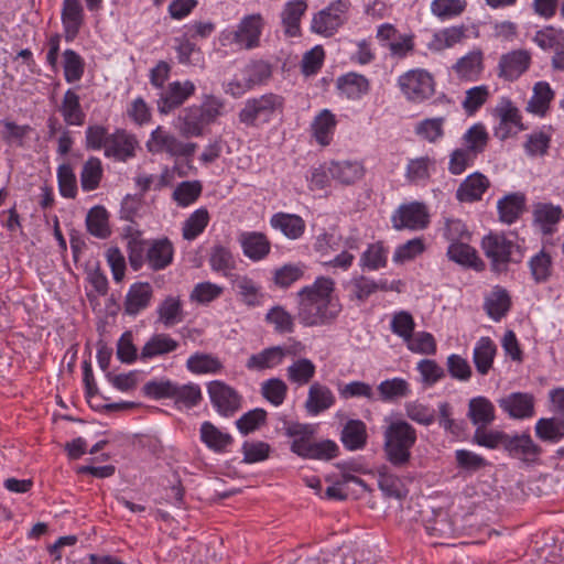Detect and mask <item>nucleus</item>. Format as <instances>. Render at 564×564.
<instances>
[{
	"label": "nucleus",
	"mask_w": 564,
	"mask_h": 564,
	"mask_svg": "<svg viewBox=\"0 0 564 564\" xmlns=\"http://www.w3.org/2000/svg\"><path fill=\"white\" fill-rule=\"evenodd\" d=\"M366 425L362 421L350 420L346 423L341 432V441L347 448H361L366 444Z\"/></svg>",
	"instance_id": "nucleus-55"
},
{
	"label": "nucleus",
	"mask_w": 564,
	"mask_h": 564,
	"mask_svg": "<svg viewBox=\"0 0 564 564\" xmlns=\"http://www.w3.org/2000/svg\"><path fill=\"white\" fill-rule=\"evenodd\" d=\"M466 7V0H433L431 12L441 20H449L460 15Z\"/></svg>",
	"instance_id": "nucleus-63"
},
{
	"label": "nucleus",
	"mask_w": 564,
	"mask_h": 564,
	"mask_svg": "<svg viewBox=\"0 0 564 564\" xmlns=\"http://www.w3.org/2000/svg\"><path fill=\"white\" fill-rule=\"evenodd\" d=\"M431 216L427 206L422 202L401 204L391 215L392 228L410 231H420L429 227Z\"/></svg>",
	"instance_id": "nucleus-11"
},
{
	"label": "nucleus",
	"mask_w": 564,
	"mask_h": 564,
	"mask_svg": "<svg viewBox=\"0 0 564 564\" xmlns=\"http://www.w3.org/2000/svg\"><path fill=\"white\" fill-rule=\"evenodd\" d=\"M378 486L386 498L403 500L409 494L403 480L391 473L387 467H382L378 470Z\"/></svg>",
	"instance_id": "nucleus-42"
},
{
	"label": "nucleus",
	"mask_w": 564,
	"mask_h": 564,
	"mask_svg": "<svg viewBox=\"0 0 564 564\" xmlns=\"http://www.w3.org/2000/svg\"><path fill=\"white\" fill-rule=\"evenodd\" d=\"M180 344L170 334H153L142 347L139 359L147 361L159 356L167 355L175 351Z\"/></svg>",
	"instance_id": "nucleus-30"
},
{
	"label": "nucleus",
	"mask_w": 564,
	"mask_h": 564,
	"mask_svg": "<svg viewBox=\"0 0 564 564\" xmlns=\"http://www.w3.org/2000/svg\"><path fill=\"white\" fill-rule=\"evenodd\" d=\"M348 288L350 299L356 300L360 303L366 302L369 299V296H371L378 291L393 290V288L389 285L387 280L375 281L365 275L352 278L349 281Z\"/></svg>",
	"instance_id": "nucleus-31"
},
{
	"label": "nucleus",
	"mask_w": 564,
	"mask_h": 564,
	"mask_svg": "<svg viewBox=\"0 0 564 564\" xmlns=\"http://www.w3.org/2000/svg\"><path fill=\"white\" fill-rule=\"evenodd\" d=\"M137 147L138 140L132 133L124 129H117L110 133L104 154L116 161L126 162L135 156Z\"/></svg>",
	"instance_id": "nucleus-16"
},
{
	"label": "nucleus",
	"mask_w": 564,
	"mask_h": 564,
	"mask_svg": "<svg viewBox=\"0 0 564 564\" xmlns=\"http://www.w3.org/2000/svg\"><path fill=\"white\" fill-rule=\"evenodd\" d=\"M210 402L223 416H231L241 408V395L224 381L214 380L207 386Z\"/></svg>",
	"instance_id": "nucleus-13"
},
{
	"label": "nucleus",
	"mask_w": 564,
	"mask_h": 564,
	"mask_svg": "<svg viewBox=\"0 0 564 564\" xmlns=\"http://www.w3.org/2000/svg\"><path fill=\"white\" fill-rule=\"evenodd\" d=\"M490 90L486 85L475 86L466 90L462 107L468 116L475 115L489 99Z\"/></svg>",
	"instance_id": "nucleus-62"
},
{
	"label": "nucleus",
	"mask_w": 564,
	"mask_h": 564,
	"mask_svg": "<svg viewBox=\"0 0 564 564\" xmlns=\"http://www.w3.org/2000/svg\"><path fill=\"white\" fill-rule=\"evenodd\" d=\"M270 224L274 229L280 230L289 239H299L305 231V221L295 214L278 213L274 214Z\"/></svg>",
	"instance_id": "nucleus-41"
},
{
	"label": "nucleus",
	"mask_w": 564,
	"mask_h": 564,
	"mask_svg": "<svg viewBox=\"0 0 564 564\" xmlns=\"http://www.w3.org/2000/svg\"><path fill=\"white\" fill-rule=\"evenodd\" d=\"M397 85L403 97L412 104H422L435 95L436 80L425 68H412L401 74Z\"/></svg>",
	"instance_id": "nucleus-5"
},
{
	"label": "nucleus",
	"mask_w": 564,
	"mask_h": 564,
	"mask_svg": "<svg viewBox=\"0 0 564 564\" xmlns=\"http://www.w3.org/2000/svg\"><path fill=\"white\" fill-rule=\"evenodd\" d=\"M196 91V86L191 80H175L167 85L166 89L160 94L158 99V110L162 115H167L181 107Z\"/></svg>",
	"instance_id": "nucleus-14"
},
{
	"label": "nucleus",
	"mask_w": 564,
	"mask_h": 564,
	"mask_svg": "<svg viewBox=\"0 0 564 564\" xmlns=\"http://www.w3.org/2000/svg\"><path fill=\"white\" fill-rule=\"evenodd\" d=\"M444 123L445 118L443 117L427 118L417 122L414 131L421 139L430 143H436L442 140L445 134Z\"/></svg>",
	"instance_id": "nucleus-56"
},
{
	"label": "nucleus",
	"mask_w": 564,
	"mask_h": 564,
	"mask_svg": "<svg viewBox=\"0 0 564 564\" xmlns=\"http://www.w3.org/2000/svg\"><path fill=\"white\" fill-rule=\"evenodd\" d=\"M505 449L511 457L527 464L536 463L542 453V448L527 433L513 436L508 435L505 441Z\"/></svg>",
	"instance_id": "nucleus-18"
},
{
	"label": "nucleus",
	"mask_w": 564,
	"mask_h": 564,
	"mask_svg": "<svg viewBox=\"0 0 564 564\" xmlns=\"http://www.w3.org/2000/svg\"><path fill=\"white\" fill-rule=\"evenodd\" d=\"M562 217V208L550 203H538L533 208V220L544 235H551Z\"/></svg>",
	"instance_id": "nucleus-40"
},
{
	"label": "nucleus",
	"mask_w": 564,
	"mask_h": 564,
	"mask_svg": "<svg viewBox=\"0 0 564 564\" xmlns=\"http://www.w3.org/2000/svg\"><path fill=\"white\" fill-rule=\"evenodd\" d=\"M497 346L489 337H480L474 348L473 359L477 371L487 375L494 364Z\"/></svg>",
	"instance_id": "nucleus-45"
},
{
	"label": "nucleus",
	"mask_w": 564,
	"mask_h": 564,
	"mask_svg": "<svg viewBox=\"0 0 564 564\" xmlns=\"http://www.w3.org/2000/svg\"><path fill=\"white\" fill-rule=\"evenodd\" d=\"M484 68V53L480 48L468 52L452 66L457 78L468 82L478 80Z\"/></svg>",
	"instance_id": "nucleus-24"
},
{
	"label": "nucleus",
	"mask_w": 564,
	"mask_h": 564,
	"mask_svg": "<svg viewBox=\"0 0 564 564\" xmlns=\"http://www.w3.org/2000/svg\"><path fill=\"white\" fill-rule=\"evenodd\" d=\"M102 165L98 158H89L83 165L80 185L86 192L96 189L102 177Z\"/></svg>",
	"instance_id": "nucleus-59"
},
{
	"label": "nucleus",
	"mask_w": 564,
	"mask_h": 564,
	"mask_svg": "<svg viewBox=\"0 0 564 564\" xmlns=\"http://www.w3.org/2000/svg\"><path fill=\"white\" fill-rule=\"evenodd\" d=\"M64 78L73 84L82 79L85 72L84 58L74 50L67 48L63 53Z\"/></svg>",
	"instance_id": "nucleus-57"
},
{
	"label": "nucleus",
	"mask_w": 564,
	"mask_h": 564,
	"mask_svg": "<svg viewBox=\"0 0 564 564\" xmlns=\"http://www.w3.org/2000/svg\"><path fill=\"white\" fill-rule=\"evenodd\" d=\"M156 323L165 328L173 327L182 323L185 318L183 301L178 295L165 296L156 306Z\"/></svg>",
	"instance_id": "nucleus-26"
},
{
	"label": "nucleus",
	"mask_w": 564,
	"mask_h": 564,
	"mask_svg": "<svg viewBox=\"0 0 564 564\" xmlns=\"http://www.w3.org/2000/svg\"><path fill=\"white\" fill-rule=\"evenodd\" d=\"M307 10L306 0H292L286 2L282 12L281 20L284 33L288 36H297L301 32V19Z\"/></svg>",
	"instance_id": "nucleus-36"
},
{
	"label": "nucleus",
	"mask_w": 564,
	"mask_h": 564,
	"mask_svg": "<svg viewBox=\"0 0 564 564\" xmlns=\"http://www.w3.org/2000/svg\"><path fill=\"white\" fill-rule=\"evenodd\" d=\"M304 349L300 341L286 345H276L263 348L250 355L245 367L251 372H263L280 367L286 357H296Z\"/></svg>",
	"instance_id": "nucleus-10"
},
{
	"label": "nucleus",
	"mask_w": 564,
	"mask_h": 564,
	"mask_svg": "<svg viewBox=\"0 0 564 564\" xmlns=\"http://www.w3.org/2000/svg\"><path fill=\"white\" fill-rule=\"evenodd\" d=\"M525 206L527 197L523 193L507 194L497 202L498 218L503 224H514L525 210Z\"/></svg>",
	"instance_id": "nucleus-27"
},
{
	"label": "nucleus",
	"mask_w": 564,
	"mask_h": 564,
	"mask_svg": "<svg viewBox=\"0 0 564 564\" xmlns=\"http://www.w3.org/2000/svg\"><path fill=\"white\" fill-rule=\"evenodd\" d=\"M535 434L541 441L557 443L564 437V421L556 417L540 419L535 423Z\"/></svg>",
	"instance_id": "nucleus-54"
},
{
	"label": "nucleus",
	"mask_w": 564,
	"mask_h": 564,
	"mask_svg": "<svg viewBox=\"0 0 564 564\" xmlns=\"http://www.w3.org/2000/svg\"><path fill=\"white\" fill-rule=\"evenodd\" d=\"M328 172L340 184L351 185L362 180L366 169L359 161H340L332 162Z\"/></svg>",
	"instance_id": "nucleus-32"
},
{
	"label": "nucleus",
	"mask_w": 564,
	"mask_h": 564,
	"mask_svg": "<svg viewBox=\"0 0 564 564\" xmlns=\"http://www.w3.org/2000/svg\"><path fill=\"white\" fill-rule=\"evenodd\" d=\"M288 393L286 383L280 378H270L261 383V394L274 406L281 405Z\"/></svg>",
	"instance_id": "nucleus-64"
},
{
	"label": "nucleus",
	"mask_w": 564,
	"mask_h": 564,
	"mask_svg": "<svg viewBox=\"0 0 564 564\" xmlns=\"http://www.w3.org/2000/svg\"><path fill=\"white\" fill-rule=\"evenodd\" d=\"M448 259L460 265L473 268L476 271L485 269V262L480 259L475 248L466 242L451 243L446 252Z\"/></svg>",
	"instance_id": "nucleus-34"
},
{
	"label": "nucleus",
	"mask_w": 564,
	"mask_h": 564,
	"mask_svg": "<svg viewBox=\"0 0 564 564\" xmlns=\"http://www.w3.org/2000/svg\"><path fill=\"white\" fill-rule=\"evenodd\" d=\"M199 438L208 449L217 454L227 453L234 443V437L229 433L223 432L209 421L202 423Z\"/></svg>",
	"instance_id": "nucleus-29"
},
{
	"label": "nucleus",
	"mask_w": 564,
	"mask_h": 564,
	"mask_svg": "<svg viewBox=\"0 0 564 564\" xmlns=\"http://www.w3.org/2000/svg\"><path fill=\"white\" fill-rule=\"evenodd\" d=\"M489 186L488 177L479 172H475L459 184L456 191V199L462 203L478 202Z\"/></svg>",
	"instance_id": "nucleus-28"
},
{
	"label": "nucleus",
	"mask_w": 564,
	"mask_h": 564,
	"mask_svg": "<svg viewBox=\"0 0 564 564\" xmlns=\"http://www.w3.org/2000/svg\"><path fill=\"white\" fill-rule=\"evenodd\" d=\"M531 275L536 283H544L553 271L552 257L544 250L539 251L529 261Z\"/></svg>",
	"instance_id": "nucleus-61"
},
{
	"label": "nucleus",
	"mask_w": 564,
	"mask_h": 564,
	"mask_svg": "<svg viewBox=\"0 0 564 564\" xmlns=\"http://www.w3.org/2000/svg\"><path fill=\"white\" fill-rule=\"evenodd\" d=\"M386 458L395 467L408 465L415 445L416 430L405 420L391 421L383 432Z\"/></svg>",
	"instance_id": "nucleus-2"
},
{
	"label": "nucleus",
	"mask_w": 564,
	"mask_h": 564,
	"mask_svg": "<svg viewBox=\"0 0 564 564\" xmlns=\"http://www.w3.org/2000/svg\"><path fill=\"white\" fill-rule=\"evenodd\" d=\"M264 20L260 13L243 17L234 30L223 33V41L239 50H253L260 46Z\"/></svg>",
	"instance_id": "nucleus-8"
},
{
	"label": "nucleus",
	"mask_w": 564,
	"mask_h": 564,
	"mask_svg": "<svg viewBox=\"0 0 564 564\" xmlns=\"http://www.w3.org/2000/svg\"><path fill=\"white\" fill-rule=\"evenodd\" d=\"M464 148L476 154L482 153L488 144L489 134L481 123L471 126L463 135Z\"/></svg>",
	"instance_id": "nucleus-58"
},
{
	"label": "nucleus",
	"mask_w": 564,
	"mask_h": 564,
	"mask_svg": "<svg viewBox=\"0 0 564 564\" xmlns=\"http://www.w3.org/2000/svg\"><path fill=\"white\" fill-rule=\"evenodd\" d=\"M232 290L236 291L241 303L248 307H258L263 302V293L261 286L246 274L232 275L229 280Z\"/></svg>",
	"instance_id": "nucleus-23"
},
{
	"label": "nucleus",
	"mask_w": 564,
	"mask_h": 564,
	"mask_svg": "<svg viewBox=\"0 0 564 564\" xmlns=\"http://www.w3.org/2000/svg\"><path fill=\"white\" fill-rule=\"evenodd\" d=\"M238 242L243 256L253 262L265 259L271 251V241L260 231H241Z\"/></svg>",
	"instance_id": "nucleus-19"
},
{
	"label": "nucleus",
	"mask_w": 564,
	"mask_h": 564,
	"mask_svg": "<svg viewBox=\"0 0 564 564\" xmlns=\"http://www.w3.org/2000/svg\"><path fill=\"white\" fill-rule=\"evenodd\" d=\"M286 435L293 437L291 449L304 458L332 459L337 456L338 446L332 441L314 443L311 441L313 429L308 424L289 423L285 426Z\"/></svg>",
	"instance_id": "nucleus-3"
},
{
	"label": "nucleus",
	"mask_w": 564,
	"mask_h": 564,
	"mask_svg": "<svg viewBox=\"0 0 564 564\" xmlns=\"http://www.w3.org/2000/svg\"><path fill=\"white\" fill-rule=\"evenodd\" d=\"M531 65V54L527 50H513L502 54L497 66L499 78L508 82L517 80Z\"/></svg>",
	"instance_id": "nucleus-15"
},
{
	"label": "nucleus",
	"mask_w": 564,
	"mask_h": 564,
	"mask_svg": "<svg viewBox=\"0 0 564 564\" xmlns=\"http://www.w3.org/2000/svg\"><path fill=\"white\" fill-rule=\"evenodd\" d=\"M511 307V297L506 289L500 285L492 288L485 297L484 308L488 316L498 322L507 315Z\"/></svg>",
	"instance_id": "nucleus-33"
},
{
	"label": "nucleus",
	"mask_w": 564,
	"mask_h": 564,
	"mask_svg": "<svg viewBox=\"0 0 564 564\" xmlns=\"http://www.w3.org/2000/svg\"><path fill=\"white\" fill-rule=\"evenodd\" d=\"M203 186L199 181H184L177 184L172 198L181 207L195 203L202 194Z\"/></svg>",
	"instance_id": "nucleus-60"
},
{
	"label": "nucleus",
	"mask_w": 564,
	"mask_h": 564,
	"mask_svg": "<svg viewBox=\"0 0 564 564\" xmlns=\"http://www.w3.org/2000/svg\"><path fill=\"white\" fill-rule=\"evenodd\" d=\"M351 3L349 0H335L313 15L312 32L329 37L347 23Z\"/></svg>",
	"instance_id": "nucleus-9"
},
{
	"label": "nucleus",
	"mask_w": 564,
	"mask_h": 564,
	"mask_svg": "<svg viewBox=\"0 0 564 564\" xmlns=\"http://www.w3.org/2000/svg\"><path fill=\"white\" fill-rule=\"evenodd\" d=\"M283 106L284 98L272 93L249 98L238 113L239 121L247 127H256L259 122H269L275 112L282 111Z\"/></svg>",
	"instance_id": "nucleus-7"
},
{
	"label": "nucleus",
	"mask_w": 564,
	"mask_h": 564,
	"mask_svg": "<svg viewBox=\"0 0 564 564\" xmlns=\"http://www.w3.org/2000/svg\"><path fill=\"white\" fill-rule=\"evenodd\" d=\"M554 96L555 93L547 82H538L533 86L532 96L527 104L525 110L529 113L544 117L550 109Z\"/></svg>",
	"instance_id": "nucleus-37"
},
{
	"label": "nucleus",
	"mask_w": 564,
	"mask_h": 564,
	"mask_svg": "<svg viewBox=\"0 0 564 564\" xmlns=\"http://www.w3.org/2000/svg\"><path fill=\"white\" fill-rule=\"evenodd\" d=\"M178 122L180 132L185 138L202 137L205 126L208 124L197 106L184 108L178 116Z\"/></svg>",
	"instance_id": "nucleus-35"
},
{
	"label": "nucleus",
	"mask_w": 564,
	"mask_h": 564,
	"mask_svg": "<svg viewBox=\"0 0 564 564\" xmlns=\"http://www.w3.org/2000/svg\"><path fill=\"white\" fill-rule=\"evenodd\" d=\"M86 227L90 235L106 239L111 235L109 214L104 206H94L86 216Z\"/></svg>",
	"instance_id": "nucleus-47"
},
{
	"label": "nucleus",
	"mask_w": 564,
	"mask_h": 564,
	"mask_svg": "<svg viewBox=\"0 0 564 564\" xmlns=\"http://www.w3.org/2000/svg\"><path fill=\"white\" fill-rule=\"evenodd\" d=\"M492 115L498 119L495 135L500 140L513 137L525 129L520 110L508 97L500 98Z\"/></svg>",
	"instance_id": "nucleus-12"
},
{
	"label": "nucleus",
	"mask_w": 564,
	"mask_h": 564,
	"mask_svg": "<svg viewBox=\"0 0 564 564\" xmlns=\"http://www.w3.org/2000/svg\"><path fill=\"white\" fill-rule=\"evenodd\" d=\"M468 417L477 427L490 425L496 419L492 402L485 397L473 398L468 404Z\"/></svg>",
	"instance_id": "nucleus-43"
},
{
	"label": "nucleus",
	"mask_w": 564,
	"mask_h": 564,
	"mask_svg": "<svg viewBox=\"0 0 564 564\" xmlns=\"http://www.w3.org/2000/svg\"><path fill=\"white\" fill-rule=\"evenodd\" d=\"M153 297V288L149 282H135L130 285L124 302V313L129 316H135L151 304Z\"/></svg>",
	"instance_id": "nucleus-22"
},
{
	"label": "nucleus",
	"mask_w": 564,
	"mask_h": 564,
	"mask_svg": "<svg viewBox=\"0 0 564 564\" xmlns=\"http://www.w3.org/2000/svg\"><path fill=\"white\" fill-rule=\"evenodd\" d=\"M337 87L348 99H359L369 91L370 84L367 77L349 73L338 78Z\"/></svg>",
	"instance_id": "nucleus-44"
},
{
	"label": "nucleus",
	"mask_w": 564,
	"mask_h": 564,
	"mask_svg": "<svg viewBox=\"0 0 564 564\" xmlns=\"http://www.w3.org/2000/svg\"><path fill=\"white\" fill-rule=\"evenodd\" d=\"M62 24L64 37L67 42H73L84 24L85 13L79 0H64L62 8Z\"/></svg>",
	"instance_id": "nucleus-21"
},
{
	"label": "nucleus",
	"mask_w": 564,
	"mask_h": 564,
	"mask_svg": "<svg viewBox=\"0 0 564 564\" xmlns=\"http://www.w3.org/2000/svg\"><path fill=\"white\" fill-rule=\"evenodd\" d=\"M59 111L64 121L69 126H82L85 120V113L82 110L79 96L72 89L64 94Z\"/></svg>",
	"instance_id": "nucleus-49"
},
{
	"label": "nucleus",
	"mask_w": 564,
	"mask_h": 564,
	"mask_svg": "<svg viewBox=\"0 0 564 564\" xmlns=\"http://www.w3.org/2000/svg\"><path fill=\"white\" fill-rule=\"evenodd\" d=\"M264 321L272 325L274 332L280 335L292 334L295 329L294 316L281 305L271 307L267 312Z\"/></svg>",
	"instance_id": "nucleus-52"
},
{
	"label": "nucleus",
	"mask_w": 564,
	"mask_h": 564,
	"mask_svg": "<svg viewBox=\"0 0 564 564\" xmlns=\"http://www.w3.org/2000/svg\"><path fill=\"white\" fill-rule=\"evenodd\" d=\"M481 249L496 273L506 272L510 262H520L522 258L519 246L497 232H490L482 238Z\"/></svg>",
	"instance_id": "nucleus-4"
},
{
	"label": "nucleus",
	"mask_w": 564,
	"mask_h": 564,
	"mask_svg": "<svg viewBox=\"0 0 564 564\" xmlns=\"http://www.w3.org/2000/svg\"><path fill=\"white\" fill-rule=\"evenodd\" d=\"M208 262L214 272L220 273L228 280H230L232 275L237 274L234 272L237 267L236 259L230 249L223 245L213 246L209 252Z\"/></svg>",
	"instance_id": "nucleus-39"
},
{
	"label": "nucleus",
	"mask_w": 564,
	"mask_h": 564,
	"mask_svg": "<svg viewBox=\"0 0 564 564\" xmlns=\"http://www.w3.org/2000/svg\"><path fill=\"white\" fill-rule=\"evenodd\" d=\"M466 37V28L464 25L449 26L435 32L427 43L431 52L440 53L454 47Z\"/></svg>",
	"instance_id": "nucleus-38"
},
{
	"label": "nucleus",
	"mask_w": 564,
	"mask_h": 564,
	"mask_svg": "<svg viewBox=\"0 0 564 564\" xmlns=\"http://www.w3.org/2000/svg\"><path fill=\"white\" fill-rule=\"evenodd\" d=\"M333 391L321 382H313L310 386L304 408L310 415L316 416L327 411L335 404Z\"/></svg>",
	"instance_id": "nucleus-25"
},
{
	"label": "nucleus",
	"mask_w": 564,
	"mask_h": 564,
	"mask_svg": "<svg viewBox=\"0 0 564 564\" xmlns=\"http://www.w3.org/2000/svg\"><path fill=\"white\" fill-rule=\"evenodd\" d=\"M148 152L152 154H166L170 158H192L197 143L181 140L163 126H158L145 142Z\"/></svg>",
	"instance_id": "nucleus-6"
},
{
	"label": "nucleus",
	"mask_w": 564,
	"mask_h": 564,
	"mask_svg": "<svg viewBox=\"0 0 564 564\" xmlns=\"http://www.w3.org/2000/svg\"><path fill=\"white\" fill-rule=\"evenodd\" d=\"M336 118L328 109L322 110L312 122V131L316 141L321 145H328L332 141L335 128Z\"/></svg>",
	"instance_id": "nucleus-46"
},
{
	"label": "nucleus",
	"mask_w": 564,
	"mask_h": 564,
	"mask_svg": "<svg viewBox=\"0 0 564 564\" xmlns=\"http://www.w3.org/2000/svg\"><path fill=\"white\" fill-rule=\"evenodd\" d=\"M297 299V317L306 327L332 325L343 310L335 294V282L326 276H318L313 284L302 288Z\"/></svg>",
	"instance_id": "nucleus-1"
},
{
	"label": "nucleus",
	"mask_w": 564,
	"mask_h": 564,
	"mask_svg": "<svg viewBox=\"0 0 564 564\" xmlns=\"http://www.w3.org/2000/svg\"><path fill=\"white\" fill-rule=\"evenodd\" d=\"M209 219V213L205 207L193 212L183 224V238L188 241L196 239L205 230Z\"/></svg>",
	"instance_id": "nucleus-53"
},
{
	"label": "nucleus",
	"mask_w": 564,
	"mask_h": 564,
	"mask_svg": "<svg viewBox=\"0 0 564 564\" xmlns=\"http://www.w3.org/2000/svg\"><path fill=\"white\" fill-rule=\"evenodd\" d=\"M186 368L195 375H216L224 366L219 358L212 354L196 352L186 360Z\"/></svg>",
	"instance_id": "nucleus-48"
},
{
	"label": "nucleus",
	"mask_w": 564,
	"mask_h": 564,
	"mask_svg": "<svg viewBox=\"0 0 564 564\" xmlns=\"http://www.w3.org/2000/svg\"><path fill=\"white\" fill-rule=\"evenodd\" d=\"M378 392L381 401L394 402L399 399L408 398L411 393V388L405 379L392 378L380 382Z\"/></svg>",
	"instance_id": "nucleus-51"
},
{
	"label": "nucleus",
	"mask_w": 564,
	"mask_h": 564,
	"mask_svg": "<svg viewBox=\"0 0 564 564\" xmlns=\"http://www.w3.org/2000/svg\"><path fill=\"white\" fill-rule=\"evenodd\" d=\"M315 373L316 366L308 358H299L286 368L288 380L299 387L310 383Z\"/></svg>",
	"instance_id": "nucleus-50"
},
{
	"label": "nucleus",
	"mask_w": 564,
	"mask_h": 564,
	"mask_svg": "<svg viewBox=\"0 0 564 564\" xmlns=\"http://www.w3.org/2000/svg\"><path fill=\"white\" fill-rule=\"evenodd\" d=\"M174 246L166 237L149 241L147 249V264L153 271H161L172 264Z\"/></svg>",
	"instance_id": "nucleus-20"
},
{
	"label": "nucleus",
	"mask_w": 564,
	"mask_h": 564,
	"mask_svg": "<svg viewBox=\"0 0 564 564\" xmlns=\"http://www.w3.org/2000/svg\"><path fill=\"white\" fill-rule=\"evenodd\" d=\"M500 409L514 420H524L534 415L535 399L528 392H512L498 400Z\"/></svg>",
	"instance_id": "nucleus-17"
}]
</instances>
